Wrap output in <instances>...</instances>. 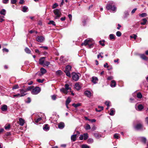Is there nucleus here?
Segmentation results:
<instances>
[{"label": "nucleus", "instance_id": "26", "mask_svg": "<svg viewBox=\"0 0 148 148\" xmlns=\"http://www.w3.org/2000/svg\"><path fill=\"white\" fill-rule=\"evenodd\" d=\"M116 82L114 80H112L111 81V83L110 85L112 87H115L116 86Z\"/></svg>", "mask_w": 148, "mask_h": 148}, {"label": "nucleus", "instance_id": "10", "mask_svg": "<svg viewBox=\"0 0 148 148\" xmlns=\"http://www.w3.org/2000/svg\"><path fill=\"white\" fill-rule=\"evenodd\" d=\"M19 124L21 126H23L25 123L24 120L21 118L19 119Z\"/></svg>", "mask_w": 148, "mask_h": 148}, {"label": "nucleus", "instance_id": "17", "mask_svg": "<svg viewBox=\"0 0 148 148\" xmlns=\"http://www.w3.org/2000/svg\"><path fill=\"white\" fill-rule=\"evenodd\" d=\"M34 87V86H28L26 89H24L25 90L24 92H26L28 91L31 90L32 89H33Z\"/></svg>", "mask_w": 148, "mask_h": 148}, {"label": "nucleus", "instance_id": "28", "mask_svg": "<svg viewBox=\"0 0 148 148\" xmlns=\"http://www.w3.org/2000/svg\"><path fill=\"white\" fill-rule=\"evenodd\" d=\"M71 66L69 65L67 66L65 68V70L64 71H69L71 69Z\"/></svg>", "mask_w": 148, "mask_h": 148}, {"label": "nucleus", "instance_id": "34", "mask_svg": "<svg viewBox=\"0 0 148 148\" xmlns=\"http://www.w3.org/2000/svg\"><path fill=\"white\" fill-rule=\"evenodd\" d=\"M109 37L110 40L115 39V36L113 34H110L109 35Z\"/></svg>", "mask_w": 148, "mask_h": 148}, {"label": "nucleus", "instance_id": "21", "mask_svg": "<svg viewBox=\"0 0 148 148\" xmlns=\"http://www.w3.org/2000/svg\"><path fill=\"white\" fill-rule=\"evenodd\" d=\"M103 108L102 106H98V108H96L95 110L97 112H100L103 110Z\"/></svg>", "mask_w": 148, "mask_h": 148}, {"label": "nucleus", "instance_id": "53", "mask_svg": "<svg viewBox=\"0 0 148 148\" xmlns=\"http://www.w3.org/2000/svg\"><path fill=\"white\" fill-rule=\"evenodd\" d=\"M2 51L3 52H8L9 51L8 49L6 48H4L3 49Z\"/></svg>", "mask_w": 148, "mask_h": 148}, {"label": "nucleus", "instance_id": "64", "mask_svg": "<svg viewBox=\"0 0 148 148\" xmlns=\"http://www.w3.org/2000/svg\"><path fill=\"white\" fill-rule=\"evenodd\" d=\"M109 103H110V102L109 101H106L105 103V104L107 105V106L108 107H109V106H110V105H109Z\"/></svg>", "mask_w": 148, "mask_h": 148}, {"label": "nucleus", "instance_id": "36", "mask_svg": "<svg viewBox=\"0 0 148 148\" xmlns=\"http://www.w3.org/2000/svg\"><path fill=\"white\" fill-rule=\"evenodd\" d=\"M84 139V140H86L88 137V134L87 133H85L83 134Z\"/></svg>", "mask_w": 148, "mask_h": 148}, {"label": "nucleus", "instance_id": "63", "mask_svg": "<svg viewBox=\"0 0 148 148\" xmlns=\"http://www.w3.org/2000/svg\"><path fill=\"white\" fill-rule=\"evenodd\" d=\"M97 128L96 126L95 125L93 126V127H92L91 130L92 131H94L95 130H96Z\"/></svg>", "mask_w": 148, "mask_h": 148}, {"label": "nucleus", "instance_id": "52", "mask_svg": "<svg viewBox=\"0 0 148 148\" xmlns=\"http://www.w3.org/2000/svg\"><path fill=\"white\" fill-rule=\"evenodd\" d=\"M17 2V0H11V3L12 4H15Z\"/></svg>", "mask_w": 148, "mask_h": 148}, {"label": "nucleus", "instance_id": "30", "mask_svg": "<svg viewBox=\"0 0 148 148\" xmlns=\"http://www.w3.org/2000/svg\"><path fill=\"white\" fill-rule=\"evenodd\" d=\"M65 88L67 90H70L71 88L69 87V85L68 84H66L65 85Z\"/></svg>", "mask_w": 148, "mask_h": 148}, {"label": "nucleus", "instance_id": "42", "mask_svg": "<svg viewBox=\"0 0 148 148\" xmlns=\"http://www.w3.org/2000/svg\"><path fill=\"white\" fill-rule=\"evenodd\" d=\"M141 140L142 142L145 143L146 141V138L145 137H142L141 138Z\"/></svg>", "mask_w": 148, "mask_h": 148}, {"label": "nucleus", "instance_id": "43", "mask_svg": "<svg viewBox=\"0 0 148 148\" xmlns=\"http://www.w3.org/2000/svg\"><path fill=\"white\" fill-rule=\"evenodd\" d=\"M42 119V118L40 117L38 118L37 119H35V121L36 123H37L39 121H40Z\"/></svg>", "mask_w": 148, "mask_h": 148}, {"label": "nucleus", "instance_id": "6", "mask_svg": "<svg viewBox=\"0 0 148 148\" xmlns=\"http://www.w3.org/2000/svg\"><path fill=\"white\" fill-rule=\"evenodd\" d=\"M81 75L79 73H75V81H77L78 80L79 77H80Z\"/></svg>", "mask_w": 148, "mask_h": 148}, {"label": "nucleus", "instance_id": "9", "mask_svg": "<svg viewBox=\"0 0 148 148\" xmlns=\"http://www.w3.org/2000/svg\"><path fill=\"white\" fill-rule=\"evenodd\" d=\"M63 72L60 70H58L56 72V74L58 77H60L63 74Z\"/></svg>", "mask_w": 148, "mask_h": 148}, {"label": "nucleus", "instance_id": "5", "mask_svg": "<svg viewBox=\"0 0 148 148\" xmlns=\"http://www.w3.org/2000/svg\"><path fill=\"white\" fill-rule=\"evenodd\" d=\"M45 40V38L42 36H38L36 38V40L39 42H42Z\"/></svg>", "mask_w": 148, "mask_h": 148}, {"label": "nucleus", "instance_id": "8", "mask_svg": "<svg viewBox=\"0 0 148 148\" xmlns=\"http://www.w3.org/2000/svg\"><path fill=\"white\" fill-rule=\"evenodd\" d=\"M64 126V123L63 122H60L58 124V127L60 129H63Z\"/></svg>", "mask_w": 148, "mask_h": 148}, {"label": "nucleus", "instance_id": "14", "mask_svg": "<svg viewBox=\"0 0 148 148\" xmlns=\"http://www.w3.org/2000/svg\"><path fill=\"white\" fill-rule=\"evenodd\" d=\"M85 95L88 97H90L91 96V92L89 91L86 90L84 92Z\"/></svg>", "mask_w": 148, "mask_h": 148}, {"label": "nucleus", "instance_id": "51", "mask_svg": "<svg viewBox=\"0 0 148 148\" xmlns=\"http://www.w3.org/2000/svg\"><path fill=\"white\" fill-rule=\"evenodd\" d=\"M114 138L116 139H118L119 136L118 134H115L114 135Z\"/></svg>", "mask_w": 148, "mask_h": 148}, {"label": "nucleus", "instance_id": "62", "mask_svg": "<svg viewBox=\"0 0 148 148\" xmlns=\"http://www.w3.org/2000/svg\"><path fill=\"white\" fill-rule=\"evenodd\" d=\"M24 2V0H20L19 3L20 4H23Z\"/></svg>", "mask_w": 148, "mask_h": 148}, {"label": "nucleus", "instance_id": "37", "mask_svg": "<svg viewBox=\"0 0 148 148\" xmlns=\"http://www.w3.org/2000/svg\"><path fill=\"white\" fill-rule=\"evenodd\" d=\"M28 9V8L26 6H24L22 8V11L24 12H26Z\"/></svg>", "mask_w": 148, "mask_h": 148}, {"label": "nucleus", "instance_id": "40", "mask_svg": "<svg viewBox=\"0 0 148 148\" xmlns=\"http://www.w3.org/2000/svg\"><path fill=\"white\" fill-rule=\"evenodd\" d=\"M143 108V106L141 105H139L138 106V108L139 111L141 110Z\"/></svg>", "mask_w": 148, "mask_h": 148}, {"label": "nucleus", "instance_id": "38", "mask_svg": "<svg viewBox=\"0 0 148 148\" xmlns=\"http://www.w3.org/2000/svg\"><path fill=\"white\" fill-rule=\"evenodd\" d=\"M19 88V86L18 84H15L12 87V89H18Z\"/></svg>", "mask_w": 148, "mask_h": 148}, {"label": "nucleus", "instance_id": "29", "mask_svg": "<svg viewBox=\"0 0 148 148\" xmlns=\"http://www.w3.org/2000/svg\"><path fill=\"white\" fill-rule=\"evenodd\" d=\"M71 101V100L69 97H68L66 99V105H68L69 103Z\"/></svg>", "mask_w": 148, "mask_h": 148}, {"label": "nucleus", "instance_id": "24", "mask_svg": "<svg viewBox=\"0 0 148 148\" xmlns=\"http://www.w3.org/2000/svg\"><path fill=\"white\" fill-rule=\"evenodd\" d=\"M41 73L42 75H43L46 73V70L43 68H41L40 69Z\"/></svg>", "mask_w": 148, "mask_h": 148}, {"label": "nucleus", "instance_id": "56", "mask_svg": "<svg viewBox=\"0 0 148 148\" xmlns=\"http://www.w3.org/2000/svg\"><path fill=\"white\" fill-rule=\"evenodd\" d=\"M103 54V53H100L97 56V58H99L100 57L101 58H103V56H101V54Z\"/></svg>", "mask_w": 148, "mask_h": 148}, {"label": "nucleus", "instance_id": "32", "mask_svg": "<svg viewBox=\"0 0 148 148\" xmlns=\"http://www.w3.org/2000/svg\"><path fill=\"white\" fill-rule=\"evenodd\" d=\"M49 25H52L53 26H55L56 24L55 22L53 21H50L48 23Z\"/></svg>", "mask_w": 148, "mask_h": 148}, {"label": "nucleus", "instance_id": "2", "mask_svg": "<svg viewBox=\"0 0 148 148\" xmlns=\"http://www.w3.org/2000/svg\"><path fill=\"white\" fill-rule=\"evenodd\" d=\"M53 12L56 16L54 18L55 19H58L61 16L62 14L60 10L58 9H56L53 10Z\"/></svg>", "mask_w": 148, "mask_h": 148}, {"label": "nucleus", "instance_id": "11", "mask_svg": "<svg viewBox=\"0 0 148 148\" xmlns=\"http://www.w3.org/2000/svg\"><path fill=\"white\" fill-rule=\"evenodd\" d=\"M91 81L94 84H95L97 83L98 81V79L97 77H92Z\"/></svg>", "mask_w": 148, "mask_h": 148}, {"label": "nucleus", "instance_id": "46", "mask_svg": "<svg viewBox=\"0 0 148 148\" xmlns=\"http://www.w3.org/2000/svg\"><path fill=\"white\" fill-rule=\"evenodd\" d=\"M147 16V14L146 13H143L142 14H140L139 16L141 17H145Z\"/></svg>", "mask_w": 148, "mask_h": 148}, {"label": "nucleus", "instance_id": "22", "mask_svg": "<svg viewBox=\"0 0 148 148\" xmlns=\"http://www.w3.org/2000/svg\"><path fill=\"white\" fill-rule=\"evenodd\" d=\"M142 127V125L141 124H137L135 127V128L137 130H139Z\"/></svg>", "mask_w": 148, "mask_h": 148}, {"label": "nucleus", "instance_id": "27", "mask_svg": "<svg viewBox=\"0 0 148 148\" xmlns=\"http://www.w3.org/2000/svg\"><path fill=\"white\" fill-rule=\"evenodd\" d=\"M25 51L27 53L30 54L31 53L30 50L27 47H26L25 49Z\"/></svg>", "mask_w": 148, "mask_h": 148}, {"label": "nucleus", "instance_id": "20", "mask_svg": "<svg viewBox=\"0 0 148 148\" xmlns=\"http://www.w3.org/2000/svg\"><path fill=\"white\" fill-rule=\"evenodd\" d=\"M140 58L144 60H147L148 58L144 54L140 55Z\"/></svg>", "mask_w": 148, "mask_h": 148}, {"label": "nucleus", "instance_id": "13", "mask_svg": "<svg viewBox=\"0 0 148 148\" xmlns=\"http://www.w3.org/2000/svg\"><path fill=\"white\" fill-rule=\"evenodd\" d=\"M45 58V57H42L39 60V64L41 65H42L44 64V60Z\"/></svg>", "mask_w": 148, "mask_h": 148}, {"label": "nucleus", "instance_id": "12", "mask_svg": "<svg viewBox=\"0 0 148 148\" xmlns=\"http://www.w3.org/2000/svg\"><path fill=\"white\" fill-rule=\"evenodd\" d=\"M25 90L23 89H20V91L21 92V94H20V97L26 95L27 93H25Z\"/></svg>", "mask_w": 148, "mask_h": 148}, {"label": "nucleus", "instance_id": "23", "mask_svg": "<svg viewBox=\"0 0 148 148\" xmlns=\"http://www.w3.org/2000/svg\"><path fill=\"white\" fill-rule=\"evenodd\" d=\"M61 92L64 93L66 94L68 92L67 90L64 88H62L60 89Z\"/></svg>", "mask_w": 148, "mask_h": 148}, {"label": "nucleus", "instance_id": "1", "mask_svg": "<svg viewBox=\"0 0 148 148\" xmlns=\"http://www.w3.org/2000/svg\"><path fill=\"white\" fill-rule=\"evenodd\" d=\"M93 44V40L92 39L88 38L83 43H82V45L85 46L88 45L89 48H90L92 47Z\"/></svg>", "mask_w": 148, "mask_h": 148}, {"label": "nucleus", "instance_id": "49", "mask_svg": "<svg viewBox=\"0 0 148 148\" xmlns=\"http://www.w3.org/2000/svg\"><path fill=\"white\" fill-rule=\"evenodd\" d=\"M116 35L118 37H120L121 35V33L120 31H117L116 33Z\"/></svg>", "mask_w": 148, "mask_h": 148}, {"label": "nucleus", "instance_id": "33", "mask_svg": "<svg viewBox=\"0 0 148 148\" xmlns=\"http://www.w3.org/2000/svg\"><path fill=\"white\" fill-rule=\"evenodd\" d=\"M10 125L9 124H6L4 127L5 129L6 130L9 129L10 128Z\"/></svg>", "mask_w": 148, "mask_h": 148}, {"label": "nucleus", "instance_id": "31", "mask_svg": "<svg viewBox=\"0 0 148 148\" xmlns=\"http://www.w3.org/2000/svg\"><path fill=\"white\" fill-rule=\"evenodd\" d=\"M84 128L86 130H88L90 129V126L88 124H86V126L84 127Z\"/></svg>", "mask_w": 148, "mask_h": 148}, {"label": "nucleus", "instance_id": "60", "mask_svg": "<svg viewBox=\"0 0 148 148\" xmlns=\"http://www.w3.org/2000/svg\"><path fill=\"white\" fill-rule=\"evenodd\" d=\"M81 104L80 103H78L77 104H75V107H77L80 106Z\"/></svg>", "mask_w": 148, "mask_h": 148}, {"label": "nucleus", "instance_id": "47", "mask_svg": "<svg viewBox=\"0 0 148 148\" xmlns=\"http://www.w3.org/2000/svg\"><path fill=\"white\" fill-rule=\"evenodd\" d=\"M44 80L45 79H43L42 80L40 79H37V81L39 83H42L43 82Z\"/></svg>", "mask_w": 148, "mask_h": 148}, {"label": "nucleus", "instance_id": "57", "mask_svg": "<svg viewBox=\"0 0 148 148\" xmlns=\"http://www.w3.org/2000/svg\"><path fill=\"white\" fill-rule=\"evenodd\" d=\"M52 99L53 100H55L56 98V96L55 95H53L51 97Z\"/></svg>", "mask_w": 148, "mask_h": 148}, {"label": "nucleus", "instance_id": "39", "mask_svg": "<svg viewBox=\"0 0 148 148\" xmlns=\"http://www.w3.org/2000/svg\"><path fill=\"white\" fill-rule=\"evenodd\" d=\"M137 97L138 98L141 99L142 97V95L139 92L137 94Z\"/></svg>", "mask_w": 148, "mask_h": 148}, {"label": "nucleus", "instance_id": "15", "mask_svg": "<svg viewBox=\"0 0 148 148\" xmlns=\"http://www.w3.org/2000/svg\"><path fill=\"white\" fill-rule=\"evenodd\" d=\"M88 21V18L87 16H85L84 17L82 21L84 26L86 25V23Z\"/></svg>", "mask_w": 148, "mask_h": 148}, {"label": "nucleus", "instance_id": "50", "mask_svg": "<svg viewBox=\"0 0 148 148\" xmlns=\"http://www.w3.org/2000/svg\"><path fill=\"white\" fill-rule=\"evenodd\" d=\"M105 42L104 40H103L102 41H99V43L102 46H104L105 45V44L104 43V42Z\"/></svg>", "mask_w": 148, "mask_h": 148}, {"label": "nucleus", "instance_id": "59", "mask_svg": "<svg viewBox=\"0 0 148 148\" xmlns=\"http://www.w3.org/2000/svg\"><path fill=\"white\" fill-rule=\"evenodd\" d=\"M82 148H89V147L86 145H83L82 146Z\"/></svg>", "mask_w": 148, "mask_h": 148}, {"label": "nucleus", "instance_id": "19", "mask_svg": "<svg viewBox=\"0 0 148 148\" xmlns=\"http://www.w3.org/2000/svg\"><path fill=\"white\" fill-rule=\"evenodd\" d=\"M43 129L44 130H49V125L47 124H45L44 125L43 127Z\"/></svg>", "mask_w": 148, "mask_h": 148}, {"label": "nucleus", "instance_id": "41", "mask_svg": "<svg viewBox=\"0 0 148 148\" xmlns=\"http://www.w3.org/2000/svg\"><path fill=\"white\" fill-rule=\"evenodd\" d=\"M93 142V140L92 138H89L87 142L88 143H92Z\"/></svg>", "mask_w": 148, "mask_h": 148}, {"label": "nucleus", "instance_id": "58", "mask_svg": "<svg viewBox=\"0 0 148 148\" xmlns=\"http://www.w3.org/2000/svg\"><path fill=\"white\" fill-rule=\"evenodd\" d=\"M68 17L69 19V20L70 21H71L72 19V16L71 14H69L68 15Z\"/></svg>", "mask_w": 148, "mask_h": 148}, {"label": "nucleus", "instance_id": "48", "mask_svg": "<svg viewBox=\"0 0 148 148\" xmlns=\"http://www.w3.org/2000/svg\"><path fill=\"white\" fill-rule=\"evenodd\" d=\"M58 5L57 3H55L53 5L52 8L53 9H55L58 6Z\"/></svg>", "mask_w": 148, "mask_h": 148}, {"label": "nucleus", "instance_id": "45", "mask_svg": "<svg viewBox=\"0 0 148 148\" xmlns=\"http://www.w3.org/2000/svg\"><path fill=\"white\" fill-rule=\"evenodd\" d=\"M114 110L112 109H111L110 110V114L111 116L113 115L114 114Z\"/></svg>", "mask_w": 148, "mask_h": 148}, {"label": "nucleus", "instance_id": "35", "mask_svg": "<svg viewBox=\"0 0 148 148\" xmlns=\"http://www.w3.org/2000/svg\"><path fill=\"white\" fill-rule=\"evenodd\" d=\"M143 22H141V24L142 25H145L146 24V23L147 21V20L146 18H144L143 19Z\"/></svg>", "mask_w": 148, "mask_h": 148}, {"label": "nucleus", "instance_id": "7", "mask_svg": "<svg viewBox=\"0 0 148 148\" xmlns=\"http://www.w3.org/2000/svg\"><path fill=\"white\" fill-rule=\"evenodd\" d=\"M81 88V84H79V83H76L75 84V88L77 90H79Z\"/></svg>", "mask_w": 148, "mask_h": 148}, {"label": "nucleus", "instance_id": "18", "mask_svg": "<svg viewBox=\"0 0 148 148\" xmlns=\"http://www.w3.org/2000/svg\"><path fill=\"white\" fill-rule=\"evenodd\" d=\"M1 110L3 111H5L7 110V106L5 105H3L1 108Z\"/></svg>", "mask_w": 148, "mask_h": 148}, {"label": "nucleus", "instance_id": "25", "mask_svg": "<svg viewBox=\"0 0 148 148\" xmlns=\"http://www.w3.org/2000/svg\"><path fill=\"white\" fill-rule=\"evenodd\" d=\"M6 13V11L4 9H2L0 11V14L1 15L4 16L5 15Z\"/></svg>", "mask_w": 148, "mask_h": 148}, {"label": "nucleus", "instance_id": "3", "mask_svg": "<svg viewBox=\"0 0 148 148\" xmlns=\"http://www.w3.org/2000/svg\"><path fill=\"white\" fill-rule=\"evenodd\" d=\"M113 4V2L111 3L110 4H107L106 8L108 10H111L113 11H116V8L114 5H112V4Z\"/></svg>", "mask_w": 148, "mask_h": 148}, {"label": "nucleus", "instance_id": "44", "mask_svg": "<svg viewBox=\"0 0 148 148\" xmlns=\"http://www.w3.org/2000/svg\"><path fill=\"white\" fill-rule=\"evenodd\" d=\"M64 72L66 73V75L69 77H70L71 75L69 71H64Z\"/></svg>", "mask_w": 148, "mask_h": 148}, {"label": "nucleus", "instance_id": "16", "mask_svg": "<svg viewBox=\"0 0 148 148\" xmlns=\"http://www.w3.org/2000/svg\"><path fill=\"white\" fill-rule=\"evenodd\" d=\"M93 135L97 139H99L101 137V134L97 133H94Z\"/></svg>", "mask_w": 148, "mask_h": 148}, {"label": "nucleus", "instance_id": "4", "mask_svg": "<svg viewBox=\"0 0 148 148\" xmlns=\"http://www.w3.org/2000/svg\"><path fill=\"white\" fill-rule=\"evenodd\" d=\"M40 88L39 87L36 86L32 89V93L33 94H37L40 91Z\"/></svg>", "mask_w": 148, "mask_h": 148}, {"label": "nucleus", "instance_id": "55", "mask_svg": "<svg viewBox=\"0 0 148 148\" xmlns=\"http://www.w3.org/2000/svg\"><path fill=\"white\" fill-rule=\"evenodd\" d=\"M40 48H43L45 50H47L48 49V47L47 46H41L40 47Z\"/></svg>", "mask_w": 148, "mask_h": 148}, {"label": "nucleus", "instance_id": "54", "mask_svg": "<svg viewBox=\"0 0 148 148\" xmlns=\"http://www.w3.org/2000/svg\"><path fill=\"white\" fill-rule=\"evenodd\" d=\"M50 64V62L48 61L44 63V65L46 66H48Z\"/></svg>", "mask_w": 148, "mask_h": 148}, {"label": "nucleus", "instance_id": "61", "mask_svg": "<svg viewBox=\"0 0 148 148\" xmlns=\"http://www.w3.org/2000/svg\"><path fill=\"white\" fill-rule=\"evenodd\" d=\"M11 135V133L10 132H7L5 134V136H10Z\"/></svg>", "mask_w": 148, "mask_h": 148}]
</instances>
